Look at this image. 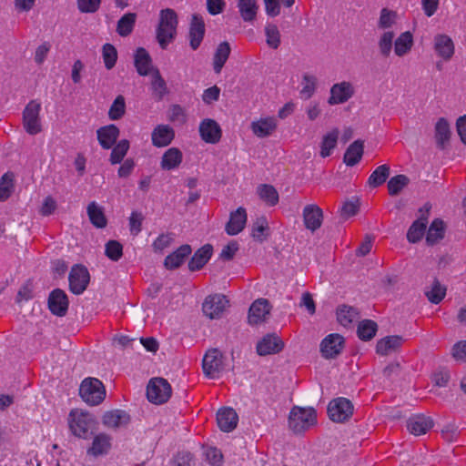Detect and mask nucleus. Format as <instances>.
<instances>
[{
    "label": "nucleus",
    "instance_id": "nucleus-23",
    "mask_svg": "<svg viewBox=\"0 0 466 466\" xmlns=\"http://www.w3.org/2000/svg\"><path fill=\"white\" fill-rule=\"evenodd\" d=\"M119 134V128L113 124L102 127L96 131L97 140L104 149L112 148L116 143Z\"/></svg>",
    "mask_w": 466,
    "mask_h": 466
},
{
    "label": "nucleus",
    "instance_id": "nucleus-45",
    "mask_svg": "<svg viewBox=\"0 0 466 466\" xmlns=\"http://www.w3.org/2000/svg\"><path fill=\"white\" fill-rule=\"evenodd\" d=\"M114 146L109 157V161L112 165L119 164L124 160L129 149L130 143L127 139H122Z\"/></svg>",
    "mask_w": 466,
    "mask_h": 466
},
{
    "label": "nucleus",
    "instance_id": "nucleus-52",
    "mask_svg": "<svg viewBox=\"0 0 466 466\" xmlns=\"http://www.w3.org/2000/svg\"><path fill=\"white\" fill-rule=\"evenodd\" d=\"M105 255L112 261H118L123 256V245L117 240H108L105 245Z\"/></svg>",
    "mask_w": 466,
    "mask_h": 466
},
{
    "label": "nucleus",
    "instance_id": "nucleus-34",
    "mask_svg": "<svg viewBox=\"0 0 466 466\" xmlns=\"http://www.w3.org/2000/svg\"><path fill=\"white\" fill-rule=\"evenodd\" d=\"M363 152L364 142L360 139L355 140L347 148L343 157V160L347 166L353 167L360 161Z\"/></svg>",
    "mask_w": 466,
    "mask_h": 466
},
{
    "label": "nucleus",
    "instance_id": "nucleus-27",
    "mask_svg": "<svg viewBox=\"0 0 466 466\" xmlns=\"http://www.w3.org/2000/svg\"><path fill=\"white\" fill-rule=\"evenodd\" d=\"M434 50L445 61L451 59L454 55V44L447 35H437L434 38Z\"/></svg>",
    "mask_w": 466,
    "mask_h": 466
},
{
    "label": "nucleus",
    "instance_id": "nucleus-30",
    "mask_svg": "<svg viewBox=\"0 0 466 466\" xmlns=\"http://www.w3.org/2000/svg\"><path fill=\"white\" fill-rule=\"evenodd\" d=\"M250 128L257 137H267L277 129V121L274 117L260 118L257 122H252Z\"/></svg>",
    "mask_w": 466,
    "mask_h": 466
},
{
    "label": "nucleus",
    "instance_id": "nucleus-58",
    "mask_svg": "<svg viewBox=\"0 0 466 466\" xmlns=\"http://www.w3.org/2000/svg\"><path fill=\"white\" fill-rule=\"evenodd\" d=\"M394 38V33L388 31L385 32L379 42V47L381 55L384 57H388L390 54L391 48H392V41Z\"/></svg>",
    "mask_w": 466,
    "mask_h": 466
},
{
    "label": "nucleus",
    "instance_id": "nucleus-28",
    "mask_svg": "<svg viewBox=\"0 0 466 466\" xmlns=\"http://www.w3.org/2000/svg\"><path fill=\"white\" fill-rule=\"evenodd\" d=\"M112 438L106 433H99L95 436L92 446L87 450V453L95 457L106 455L112 447Z\"/></svg>",
    "mask_w": 466,
    "mask_h": 466
},
{
    "label": "nucleus",
    "instance_id": "nucleus-64",
    "mask_svg": "<svg viewBox=\"0 0 466 466\" xmlns=\"http://www.w3.org/2000/svg\"><path fill=\"white\" fill-rule=\"evenodd\" d=\"M136 167L135 160L133 158H127L124 160L122 165L119 167L117 175L121 178L128 177L134 171Z\"/></svg>",
    "mask_w": 466,
    "mask_h": 466
},
{
    "label": "nucleus",
    "instance_id": "nucleus-7",
    "mask_svg": "<svg viewBox=\"0 0 466 466\" xmlns=\"http://www.w3.org/2000/svg\"><path fill=\"white\" fill-rule=\"evenodd\" d=\"M41 104L37 100H31L23 111V126L30 135H36L42 131L40 120Z\"/></svg>",
    "mask_w": 466,
    "mask_h": 466
},
{
    "label": "nucleus",
    "instance_id": "nucleus-6",
    "mask_svg": "<svg viewBox=\"0 0 466 466\" xmlns=\"http://www.w3.org/2000/svg\"><path fill=\"white\" fill-rule=\"evenodd\" d=\"M224 360L225 357L219 350L209 349L202 361V369L206 377L212 380L219 378L225 368Z\"/></svg>",
    "mask_w": 466,
    "mask_h": 466
},
{
    "label": "nucleus",
    "instance_id": "nucleus-10",
    "mask_svg": "<svg viewBox=\"0 0 466 466\" xmlns=\"http://www.w3.org/2000/svg\"><path fill=\"white\" fill-rule=\"evenodd\" d=\"M344 348L345 339L338 333L328 335L320 343L321 355L327 360L336 359Z\"/></svg>",
    "mask_w": 466,
    "mask_h": 466
},
{
    "label": "nucleus",
    "instance_id": "nucleus-12",
    "mask_svg": "<svg viewBox=\"0 0 466 466\" xmlns=\"http://www.w3.org/2000/svg\"><path fill=\"white\" fill-rule=\"evenodd\" d=\"M47 304L51 313L56 316L64 317L68 311V297L61 289H55L50 292Z\"/></svg>",
    "mask_w": 466,
    "mask_h": 466
},
{
    "label": "nucleus",
    "instance_id": "nucleus-11",
    "mask_svg": "<svg viewBox=\"0 0 466 466\" xmlns=\"http://www.w3.org/2000/svg\"><path fill=\"white\" fill-rule=\"evenodd\" d=\"M228 307V300L226 296L220 294L209 295L206 298L202 310L210 319H218Z\"/></svg>",
    "mask_w": 466,
    "mask_h": 466
},
{
    "label": "nucleus",
    "instance_id": "nucleus-46",
    "mask_svg": "<svg viewBox=\"0 0 466 466\" xmlns=\"http://www.w3.org/2000/svg\"><path fill=\"white\" fill-rule=\"evenodd\" d=\"M264 4L267 15L275 17L280 14L281 5L289 8L295 4V0H264Z\"/></svg>",
    "mask_w": 466,
    "mask_h": 466
},
{
    "label": "nucleus",
    "instance_id": "nucleus-40",
    "mask_svg": "<svg viewBox=\"0 0 466 466\" xmlns=\"http://www.w3.org/2000/svg\"><path fill=\"white\" fill-rule=\"evenodd\" d=\"M137 21L136 13L125 14L117 22L116 32L120 36L126 37L131 35Z\"/></svg>",
    "mask_w": 466,
    "mask_h": 466
},
{
    "label": "nucleus",
    "instance_id": "nucleus-60",
    "mask_svg": "<svg viewBox=\"0 0 466 466\" xmlns=\"http://www.w3.org/2000/svg\"><path fill=\"white\" fill-rule=\"evenodd\" d=\"M77 8L81 13H96L101 5L102 0H76Z\"/></svg>",
    "mask_w": 466,
    "mask_h": 466
},
{
    "label": "nucleus",
    "instance_id": "nucleus-31",
    "mask_svg": "<svg viewBox=\"0 0 466 466\" xmlns=\"http://www.w3.org/2000/svg\"><path fill=\"white\" fill-rule=\"evenodd\" d=\"M451 128L448 121L444 117L439 118L435 125V139L437 147L444 150L450 142Z\"/></svg>",
    "mask_w": 466,
    "mask_h": 466
},
{
    "label": "nucleus",
    "instance_id": "nucleus-55",
    "mask_svg": "<svg viewBox=\"0 0 466 466\" xmlns=\"http://www.w3.org/2000/svg\"><path fill=\"white\" fill-rule=\"evenodd\" d=\"M265 35L267 36V44L273 49L279 48L280 46V33L278 26L274 24H268L265 27Z\"/></svg>",
    "mask_w": 466,
    "mask_h": 466
},
{
    "label": "nucleus",
    "instance_id": "nucleus-24",
    "mask_svg": "<svg viewBox=\"0 0 466 466\" xmlns=\"http://www.w3.org/2000/svg\"><path fill=\"white\" fill-rule=\"evenodd\" d=\"M246 222L247 211L244 208L240 207L230 214L225 230L230 236L237 235L244 229Z\"/></svg>",
    "mask_w": 466,
    "mask_h": 466
},
{
    "label": "nucleus",
    "instance_id": "nucleus-35",
    "mask_svg": "<svg viewBox=\"0 0 466 466\" xmlns=\"http://www.w3.org/2000/svg\"><path fill=\"white\" fill-rule=\"evenodd\" d=\"M446 226L442 219L435 218L428 230L426 242L429 246H434L444 238Z\"/></svg>",
    "mask_w": 466,
    "mask_h": 466
},
{
    "label": "nucleus",
    "instance_id": "nucleus-48",
    "mask_svg": "<svg viewBox=\"0 0 466 466\" xmlns=\"http://www.w3.org/2000/svg\"><path fill=\"white\" fill-rule=\"evenodd\" d=\"M410 183V178L405 175L392 177L388 182V191L390 196L399 195Z\"/></svg>",
    "mask_w": 466,
    "mask_h": 466
},
{
    "label": "nucleus",
    "instance_id": "nucleus-29",
    "mask_svg": "<svg viewBox=\"0 0 466 466\" xmlns=\"http://www.w3.org/2000/svg\"><path fill=\"white\" fill-rule=\"evenodd\" d=\"M130 422V416L125 410H115L107 411L103 416V424L108 428H119Z\"/></svg>",
    "mask_w": 466,
    "mask_h": 466
},
{
    "label": "nucleus",
    "instance_id": "nucleus-63",
    "mask_svg": "<svg viewBox=\"0 0 466 466\" xmlns=\"http://www.w3.org/2000/svg\"><path fill=\"white\" fill-rule=\"evenodd\" d=\"M144 217L141 213L133 211L129 218L130 231L133 235H137L142 230V222Z\"/></svg>",
    "mask_w": 466,
    "mask_h": 466
},
{
    "label": "nucleus",
    "instance_id": "nucleus-8",
    "mask_svg": "<svg viewBox=\"0 0 466 466\" xmlns=\"http://www.w3.org/2000/svg\"><path fill=\"white\" fill-rule=\"evenodd\" d=\"M353 405L350 400L340 397L331 400L328 405L329 418L338 423L348 421L353 414Z\"/></svg>",
    "mask_w": 466,
    "mask_h": 466
},
{
    "label": "nucleus",
    "instance_id": "nucleus-25",
    "mask_svg": "<svg viewBox=\"0 0 466 466\" xmlns=\"http://www.w3.org/2000/svg\"><path fill=\"white\" fill-rule=\"evenodd\" d=\"M192 248L188 244L180 246L173 253L166 257L164 266L167 269L173 270L179 268L185 259L191 254Z\"/></svg>",
    "mask_w": 466,
    "mask_h": 466
},
{
    "label": "nucleus",
    "instance_id": "nucleus-16",
    "mask_svg": "<svg viewBox=\"0 0 466 466\" xmlns=\"http://www.w3.org/2000/svg\"><path fill=\"white\" fill-rule=\"evenodd\" d=\"M284 348V342L276 334L264 336L257 344V352L260 356L277 354Z\"/></svg>",
    "mask_w": 466,
    "mask_h": 466
},
{
    "label": "nucleus",
    "instance_id": "nucleus-33",
    "mask_svg": "<svg viewBox=\"0 0 466 466\" xmlns=\"http://www.w3.org/2000/svg\"><path fill=\"white\" fill-rule=\"evenodd\" d=\"M87 216L93 226L97 228H104L107 226V218L105 215L104 208L92 201L86 208Z\"/></svg>",
    "mask_w": 466,
    "mask_h": 466
},
{
    "label": "nucleus",
    "instance_id": "nucleus-1",
    "mask_svg": "<svg viewBox=\"0 0 466 466\" xmlns=\"http://www.w3.org/2000/svg\"><path fill=\"white\" fill-rule=\"evenodd\" d=\"M177 25V15L173 9L166 8L160 11L157 40L162 49H167V46L176 38Z\"/></svg>",
    "mask_w": 466,
    "mask_h": 466
},
{
    "label": "nucleus",
    "instance_id": "nucleus-50",
    "mask_svg": "<svg viewBox=\"0 0 466 466\" xmlns=\"http://www.w3.org/2000/svg\"><path fill=\"white\" fill-rule=\"evenodd\" d=\"M358 315L359 312L357 309L350 306L343 305L337 310L338 320L343 326H348L352 323Z\"/></svg>",
    "mask_w": 466,
    "mask_h": 466
},
{
    "label": "nucleus",
    "instance_id": "nucleus-32",
    "mask_svg": "<svg viewBox=\"0 0 466 466\" xmlns=\"http://www.w3.org/2000/svg\"><path fill=\"white\" fill-rule=\"evenodd\" d=\"M182 160L181 150L177 147H170L163 154L160 166L163 170H172L178 167Z\"/></svg>",
    "mask_w": 466,
    "mask_h": 466
},
{
    "label": "nucleus",
    "instance_id": "nucleus-13",
    "mask_svg": "<svg viewBox=\"0 0 466 466\" xmlns=\"http://www.w3.org/2000/svg\"><path fill=\"white\" fill-rule=\"evenodd\" d=\"M355 94L353 85L348 81L334 84L330 88V96L328 103L330 106L346 103Z\"/></svg>",
    "mask_w": 466,
    "mask_h": 466
},
{
    "label": "nucleus",
    "instance_id": "nucleus-19",
    "mask_svg": "<svg viewBox=\"0 0 466 466\" xmlns=\"http://www.w3.org/2000/svg\"><path fill=\"white\" fill-rule=\"evenodd\" d=\"M405 339L401 336H386L377 341L376 353L380 356H388L400 350Z\"/></svg>",
    "mask_w": 466,
    "mask_h": 466
},
{
    "label": "nucleus",
    "instance_id": "nucleus-47",
    "mask_svg": "<svg viewBox=\"0 0 466 466\" xmlns=\"http://www.w3.org/2000/svg\"><path fill=\"white\" fill-rule=\"evenodd\" d=\"M412 44V35L410 32L402 33L395 41V54L399 56H404L410 50Z\"/></svg>",
    "mask_w": 466,
    "mask_h": 466
},
{
    "label": "nucleus",
    "instance_id": "nucleus-56",
    "mask_svg": "<svg viewBox=\"0 0 466 466\" xmlns=\"http://www.w3.org/2000/svg\"><path fill=\"white\" fill-rule=\"evenodd\" d=\"M174 240L173 233H162L153 242L152 248L155 253H163V251L168 248Z\"/></svg>",
    "mask_w": 466,
    "mask_h": 466
},
{
    "label": "nucleus",
    "instance_id": "nucleus-36",
    "mask_svg": "<svg viewBox=\"0 0 466 466\" xmlns=\"http://www.w3.org/2000/svg\"><path fill=\"white\" fill-rule=\"evenodd\" d=\"M135 66L140 76H147L150 72L152 59L144 47H138L135 54Z\"/></svg>",
    "mask_w": 466,
    "mask_h": 466
},
{
    "label": "nucleus",
    "instance_id": "nucleus-41",
    "mask_svg": "<svg viewBox=\"0 0 466 466\" xmlns=\"http://www.w3.org/2000/svg\"><path fill=\"white\" fill-rule=\"evenodd\" d=\"M339 134V129L334 128L323 137L320 144V156L322 157H328L331 155L332 150L337 146Z\"/></svg>",
    "mask_w": 466,
    "mask_h": 466
},
{
    "label": "nucleus",
    "instance_id": "nucleus-39",
    "mask_svg": "<svg viewBox=\"0 0 466 466\" xmlns=\"http://www.w3.org/2000/svg\"><path fill=\"white\" fill-rule=\"evenodd\" d=\"M238 7L245 22H252L256 19L258 9L257 0H238Z\"/></svg>",
    "mask_w": 466,
    "mask_h": 466
},
{
    "label": "nucleus",
    "instance_id": "nucleus-4",
    "mask_svg": "<svg viewBox=\"0 0 466 466\" xmlns=\"http://www.w3.org/2000/svg\"><path fill=\"white\" fill-rule=\"evenodd\" d=\"M317 423V412L313 408L295 406L289 417V426L296 434L308 431Z\"/></svg>",
    "mask_w": 466,
    "mask_h": 466
},
{
    "label": "nucleus",
    "instance_id": "nucleus-59",
    "mask_svg": "<svg viewBox=\"0 0 466 466\" xmlns=\"http://www.w3.org/2000/svg\"><path fill=\"white\" fill-rule=\"evenodd\" d=\"M152 87L156 93L157 100H161L164 95L167 93V84L158 71H157V74L154 77Z\"/></svg>",
    "mask_w": 466,
    "mask_h": 466
},
{
    "label": "nucleus",
    "instance_id": "nucleus-18",
    "mask_svg": "<svg viewBox=\"0 0 466 466\" xmlns=\"http://www.w3.org/2000/svg\"><path fill=\"white\" fill-rule=\"evenodd\" d=\"M433 425V420L423 414L412 415L407 420L408 431L416 436L427 433Z\"/></svg>",
    "mask_w": 466,
    "mask_h": 466
},
{
    "label": "nucleus",
    "instance_id": "nucleus-44",
    "mask_svg": "<svg viewBox=\"0 0 466 466\" xmlns=\"http://www.w3.org/2000/svg\"><path fill=\"white\" fill-rule=\"evenodd\" d=\"M390 177V166L383 164L379 166L370 176L368 184L370 187H378L383 185Z\"/></svg>",
    "mask_w": 466,
    "mask_h": 466
},
{
    "label": "nucleus",
    "instance_id": "nucleus-53",
    "mask_svg": "<svg viewBox=\"0 0 466 466\" xmlns=\"http://www.w3.org/2000/svg\"><path fill=\"white\" fill-rule=\"evenodd\" d=\"M126 113V101L122 95L116 97L113 104L111 105L108 116L111 120H118L123 117Z\"/></svg>",
    "mask_w": 466,
    "mask_h": 466
},
{
    "label": "nucleus",
    "instance_id": "nucleus-17",
    "mask_svg": "<svg viewBox=\"0 0 466 466\" xmlns=\"http://www.w3.org/2000/svg\"><path fill=\"white\" fill-rule=\"evenodd\" d=\"M271 306L268 299H259L255 300L248 310V323L251 325H257L264 321L267 316L270 313Z\"/></svg>",
    "mask_w": 466,
    "mask_h": 466
},
{
    "label": "nucleus",
    "instance_id": "nucleus-57",
    "mask_svg": "<svg viewBox=\"0 0 466 466\" xmlns=\"http://www.w3.org/2000/svg\"><path fill=\"white\" fill-rule=\"evenodd\" d=\"M302 85L301 95L306 99L310 98L316 90L317 78L314 76L306 74L303 76Z\"/></svg>",
    "mask_w": 466,
    "mask_h": 466
},
{
    "label": "nucleus",
    "instance_id": "nucleus-15",
    "mask_svg": "<svg viewBox=\"0 0 466 466\" xmlns=\"http://www.w3.org/2000/svg\"><path fill=\"white\" fill-rule=\"evenodd\" d=\"M199 134L206 143L217 144L221 139L222 130L215 120L206 118L200 122Z\"/></svg>",
    "mask_w": 466,
    "mask_h": 466
},
{
    "label": "nucleus",
    "instance_id": "nucleus-54",
    "mask_svg": "<svg viewBox=\"0 0 466 466\" xmlns=\"http://www.w3.org/2000/svg\"><path fill=\"white\" fill-rule=\"evenodd\" d=\"M102 56L106 69H112L117 60V51L111 44H105L103 46Z\"/></svg>",
    "mask_w": 466,
    "mask_h": 466
},
{
    "label": "nucleus",
    "instance_id": "nucleus-20",
    "mask_svg": "<svg viewBox=\"0 0 466 466\" xmlns=\"http://www.w3.org/2000/svg\"><path fill=\"white\" fill-rule=\"evenodd\" d=\"M218 428L224 432H230L237 428L238 416L232 408H222L217 413Z\"/></svg>",
    "mask_w": 466,
    "mask_h": 466
},
{
    "label": "nucleus",
    "instance_id": "nucleus-62",
    "mask_svg": "<svg viewBox=\"0 0 466 466\" xmlns=\"http://www.w3.org/2000/svg\"><path fill=\"white\" fill-rule=\"evenodd\" d=\"M359 210H360V204L358 201H356V202L346 201L340 209V216L344 219H348L349 218L357 215Z\"/></svg>",
    "mask_w": 466,
    "mask_h": 466
},
{
    "label": "nucleus",
    "instance_id": "nucleus-51",
    "mask_svg": "<svg viewBox=\"0 0 466 466\" xmlns=\"http://www.w3.org/2000/svg\"><path fill=\"white\" fill-rule=\"evenodd\" d=\"M446 287L441 285V282L434 279L431 289L425 292L428 299L434 304H439L446 295Z\"/></svg>",
    "mask_w": 466,
    "mask_h": 466
},
{
    "label": "nucleus",
    "instance_id": "nucleus-2",
    "mask_svg": "<svg viewBox=\"0 0 466 466\" xmlns=\"http://www.w3.org/2000/svg\"><path fill=\"white\" fill-rule=\"evenodd\" d=\"M97 422L93 414L82 410H72L68 415V426L73 435L87 439L96 429Z\"/></svg>",
    "mask_w": 466,
    "mask_h": 466
},
{
    "label": "nucleus",
    "instance_id": "nucleus-22",
    "mask_svg": "<svg viewBox=\"0 0 466 466\" xmlns=\"http://www.w3.org/2000/svg\"><path fill=\"white\" fill-rule=\"evenodd\" d=\"M303 220L305 227L315 231L321 227L323 220L322 209L314 204L307 205L303 209Z\"/></svg>",
    "mask_w": 466,
    "mask_h": 466
},
{
    "label": "nucleus",
    "instance_id": "nucleus-61",
    "mask_svg": "<svg viewBox=\"0 0 466 466\" xmlns=\"http://www.w3.org/2000/svg\"><path fill=\"white\" fill-rule=\"evenodd\" d=\"M268 229V222L265 218H258L252 228V237L259 241H263L264 232Z\"/></svg>",
    "mask_w": 466,
    "mask_h": 466
},
{
    "label": "nucleus",
    "instance_id": "nucleus-26",
    "mask_svg": "<svg viewBox=\"0 0 466 466\" xmlns=\"http://www.w3.org/2000/svg\"><path fill=\"white\" fill-rule=\"evenodd\" d=\"M213 247L206 244L198 248L188 262V269L192 272L200 270L210 259Z\"/></svg>",
    "mask_w": 466,
    "mask_h": 466
},
{
    "label": "nucleus",
    "instance_id": "nucleus-42",
    "mask_svg": "<svg viewBox=\"0 0 466 466\" xmlns=\"http://www.w3.org/2000/svg\"><path fill=\"white\" fill-rule=\"evenodd\" d=\"M427 222V218H420L411 224L407 233L409 242L417 243L422 238Z\"/></svg>",
    "mask_w": 466,
    "mask_h": 466
},
{
    "label": "nucleus",
    "instance_id": "nucleus-38",
    "mask_svg": "<svg viewBox=\"0 0 466 466\" xmlns=\"http://www.w3.org/2000/svg\"><path fill=\"white\" fill-rule=\"evenodd\" d=\"M259 198L268 207H275L279 200V195L277 189L268 184H261L257 188Z\"/></svg>",
    "mask_w": 466,
    "mask_h": 466
},
{
    "label": "nucleus",
    "instance_id": "nucleus-43",
    "mask_svg": "<svg viewBox=\"0 0 466 466\" xmlns=\"http://www.w3.org/2000/svg\"><path fill=\"white\" fill-rule=\"evenodd\" d=\"M378 330V325L374 320L364 319L360 322L357 329L358 337L363 341L372 339Z\"/></svg>",
    "mask_w": 466,
    "mask_h": 466
},
{
    "label": "nucleus",
    "instance_id": "nucleus-49",
    "mask_svg": "<svg viewBox=\"0 0 466 466\" xmlns=\"http://www.w3.org/2000/svg\"><path fill=\"white\" fill-rule=\"evenodd\" d=\"M14 187V174L7 172L0 179V202L7 200Z\"/></svg>",
    "mask_w": 466,
    "mask_h": 466
},
{
    "label": "nucleus",
    "instance_id": "nucleus-5",
    "mask_svg": "<svg viewBox=\"0 0 466 466\" xmlns=\"http://www.w3.org/2000/svg\"><path fill=\"white\" fill-rule=\"evenodd\" d=\"M172 395V388L169 382L160 377L153 378L147 387V397L151 403L164 404Z\"/></svg>",
    "mask_w": 466,
    "mask_h": 466
},
{
    "label": "nucleus",
    "instance_id": "nucleus-3",
    "mask_svg": "<svg viewBox=\"0 0 466 466\" xmlns=\"http://www.w3.org/2000/svg\"><path fill=\"white\" fill-rule=\"evenodd\" d=\"M106 391L103 382L93 377L84 379L79 387V396L89 406H97L106 399Z\"/></svg>",
    "mask_w": 466,
    "mask_h": 466
},
{
    "label": "nucleus",
    "instance_id": "nucleus-37",
    "mask_svg": "<svg viewBox=\"0 0 466 466\" xmlns=\"http://www.w3.org/2000/svg\"><path fill=\"white\" fill-rule=\"evenodd\" d=\"M231 47L228 42L220 43L214 54L213 68L217 74H219L229 57Z\"/></svg>",
    "mask_w": 466,
    "mask_h": 466
},
{
    "label": "nucleus",
    "instance_id": "nucleus-14",
    "mask_svg": "<svg viewBox=\"0 0 466 466\" xmlns=\"http://www.w3.org/2000/svg\"><path fill=\"white\" fill-rule=\"evenodd\" d=\"M206 33L205 22L201 15L194 14L189 25V46L196 51L200 46Z\"/></svg>",
    "mask_w": 466,
    "mask_h": 466
},
{
    "label": "nucleus",
    "instance_id": "nucleus-21",
    "mask_svg": "<svg viewBox=\"0 0 466 466\" xmlns=\"http://www.w3.org/2000/svg\"><path fill=\"white\" fill-rule=\"evenodd\" d=\"M175 138V130L168 125H157L152 131V145L164 147L171 144Z\"/></svg>",
    "mask_w": 466,
    "mask_h": 466
},
{
    "label": "nucleus",
    "instance_id": "nucleus-9",
    "mask_svg": "<svg viewBox=\"0 0 466 466\" xmlns=\"http://www.w3.org/2000/svg\"><path fill=\"white\" fill-rule=\"evenodd\" d=\"M69 290L80 295L87 289L90 282V274L87 268L82 264H76L71 268L69 276Z\"/></svg>",
    "mask_w": 466,
    "mask_h": 466
}]
</instances>
